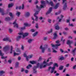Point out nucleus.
Returning <instances> with one entry per match:
<instances>
[{"label": "nucleus", "mask_w": 76, "mask_h": 76, "mask_svg": "<svg viewBox=\"0 0 76 76\" xmlns=\"http://www.w3.org/2000/svg\"><path fill=\"white\" fill-rule=\"evenodd\" d=\"M9 15L10 16L11 18L9 17H7L5 19V20L6 21H10V20H12V19H13V17L14 16L12 14V13L11 12H10Z\"/></svg>", "instance_id": "1"}, {"label": "nucleus", "mask_w": 76, "mask_h": 76, "mask_svg": "<svg viewBox=\"0 0 76 76\" xmlns=\"http://www.w3.org/2000/svg\"><path fill=\"white\" fill-rule=\"evenodd\" d=\"M40 65L39 63H38L37 64V66H35L33 68V72L34 73H37V69L39 67Z\"/></svg>", "instance_id": "2"}, {"label": "nucleus", "mask_w": 76, "mask_h": 76, "mask_svg": "<svg viewBox=\"0 0 76 76\" xmlns=\"http://www.w3.org/2000/svg\"><path fill=\"white\" fill-rule=\"evenodd\" d=\"M56 67H58V64L56 63H55L54 64L53 67H52V69L50 71L51 73H53V72H54V70H55V69H56Z\"/></svg>", "instance_id": "3"}, {"label": "nucleus", "mask_w": 76, "mask_h": 76, "mask_svg": "<svg viewBox=\"0 0 76 76\" xmlns=\"http://www.w3.org/2000/svg\"><path fill=\"white\" fill-rule=\"evenodd\" d=\"M63 4H64L65 3V4L64 6V7L63 8V9L64 10H65L66 8H67V0H62Z\"/></svg>", "instance_id": "4"}, {"label": "nucleus", "mask_w": 76, "mask_h": 76, "mask_svg": "<svg viewBox=\"0 0 76 76\" xmlns=\"http://www.w3.org/2000/svg\"><path fill=\"white\" fill-rule=\"evenodd\" d=\"M16 52H18V53H14L13 56L14 57L15 56H16V55H19V54H20L21 53V51H20V49L19 48H18L17 49Z\"/></svg>", "instance_id": "5"}, {"label": "nucleus", "mask_w": 76, "mask_h": 76, "mask_svg": "<svg viewBox=\"0 0 76 76\" xmlns=\"http://www.w3.org/2000/svg\"><path fill=\"white\" fill-rule=\"evenodd\" d=\"M18 34H19V35H23V37L24 38V37H27V36H28L29 34L27 33H24V34H23V33H18Z\"/></svg>", "instance_id": "6"}, {"label": "nucleus", "mask_w": 76, "mask_h": 76, "mask_svg": "<svg viewBox=\"0 0 76 76\" xmlns=\"http://www.w3.org/2000/svg\"><path fill=\"white\" fill-rule=\"evenodd\" d=\"M0 55L1 56V58H2V59L6 58L7 57V56H4V53H1V50H0Z\"/></svg>", "instance_id": "7"}, {"label": "nucleus", "mask_w": 76, "mask_h": 76, "mask_svg": "<svg viewBox=\"0 0 76 76\" xmlns=\"http://www.w3.org/2000/svg\"><path fill=\"white\" fill-rule=\"evenodd\" d=\"M3 50L5 52L7 51H8V50H9V46L8 45L5 46Z\"/></svg>", "instance_id": "8"}, {"label": "nucleus", "mask_w": 76, "mask_h": 76, "mask_svg": "<svg viewBox=\"0 0 76 76\" xmlns=\"http://www.w3.org/2000/svg\"><path fill=\"white\" fill-rule=\"evenodd\" d=\"M38 13H39V11H37L34 14V16H35V17L36 18L35 19V20H36V21H37V20H38V17L36 16V15H38Z\"/></svg>", "instance_id": "9"}, {"label": "nucleus", "mask_w": 76, "mask_h": 76, "mask_svg": "<svg viewBox=\"0 0 76 76\" xmlns=\"http://www.w3.org/2000/svg\"><path fill=\"white\" fill-rule=\"evenodd\" d=\"M39 48L40 49H41V50H42V53H44L45 51V48L42 47V45H41V46H40Z\"/></svg>", "instance_id": "10"}, {"label": "nucleus", "mask_w": 76, "mask_h": 76, "mask_svg": "<svg viewBox=\"0 0 76 76\" xmlns=\"http://www.w3.org/2000/svg\"><path fill=\"white\" fill-rule=\"evenodd\" d=\"M46 2L47 3H48V4H50L52 6H53V5H54V4H53V2L52 1H51L50 2L48 1V0H47L46 1Z\"/></svg>", "instance_id": "11"}, {"label": "nucleus", "mask_w": 76, "mask_h": 76, "mask_svg": "<svg viewBox=\"0 0 76 76\" xmlns=\"http://www.w3.org/2000/svg\"><path fill=\"white\" fill-rule=\"evenodd\" d=\"M36 8L38 9V10L39 11L41 10V8H44V6L43 5H40V7H38V5L36 6Z\"/></svg>", "instance_id": "12"}, {"label": "nucleus", "mask_w": 76, "mask_h": 76, "mask_svg": "<svg viewBox=\"0 0 76 76\" xmlns=\"http://www.w3.org/2000/svg\"><path fill=\"white\" fill-rule=\"evenodd\" d=\"M51 45L52 46V47H53V48H55V47H58V46H60L61 44H56V45H53L52 44H51Z\"/></svg>", "instance_id": "13"}, {"label": "nucleus", "mask_w": 76, "mask_h": 76, "mask_svg": "<svg viewBox=\"0 0 76 76\" xmlns=\"http://www.w3.org/2000/svg\"><path fill=\"white\" fill-rule=\"evenodd\" d=\"M16 20L13 23V25H15L14 26V27H15L16 26V27L17 28H18V24L16 23Z\"/></svg>", "instance_id": "14"}, {"label": "nucleus", "mask_w": 76, "mask_h": 76, "mask_svg": "<svg viewBox=\"0 0 76 76\" xmlns=\"http://www.w3.org/2000/svg\"><path fill=\"white\" fill-rule=\"evenodd\" d=\"M51 11H52V7H50L49 8V10L48 11V12L46 13V15H48V14L50 13L51 12Z\"/></svg>", "instance_id": "15"}, {"label": "nucleus", "mask_w": 76, "mask_h": 76, "mask_svg": "<svg viewBox=\"0 0 76 76\" xmlns=\"http://www.w3.org/2000/svg\"><path fill=\"white\" fill-rule=\"evenodd\" d=\"M72 43H73V41H71L70 40H68L67 42V44L68 45H71V44H72Z\"/></svg>", "instance_id": "16"}, {"label": "nucleus", "mask_w": 76, "mask_h": 76, "mask_svg": "<svg viewBox=\"0 0 76 76\" xmlns=\"http://www.w3.org/2000/svg\"><path fill=\"white\" fill-rule=\"evenodd\" d=\"M76 48H75L72 51V54H73V56H75V52L76 51Z\"/></svg>", "instance_id": "17"}, {"label": "nucleus", "mask_w": 76, "mask_h": 76, "mask_svg": "<svg viewBox=\"0 0 76 76\" xmlns=\"http://www.w3.org/2000/svg\"><path fill=\"white\" fill-rule=\"evenodd\" d=\"M23 56L24 57H26V61H29V59H28V56H27V55H26V53H24Z\"/></svg>", "instance_id": "18"}, {"label": "nucleus", "mask_w": 76, "mask_h": 76, "mask_svg": "<svg viewBox=\"0 0 76 76\" xmlns=\"http://www.w3.org/2000/svg\"><path fill=\"white\" fill-rule=\"evenodd\" d=\"M0 12H1V13H2V15H4V10L1 9L0 8Z\"/></svg>", "instance_id": "19"}, {"label": "nucleus", "mask_w": 76, "mask_h": 76, "mask_svg": "<svg viewBox=\"0 0 76 76\" xmlns=\"http://www.w3.org/2000/svg\"><path fill=\"white\" fill-rule=\"evenodd\" d=\"M3 41H9V42H11V40L9 39L8 38H4L3 39Z\"/></svg>", "instance_id": "20"}, {"label": "nucleus", "mask_w": 76, "mask_h": 76, "mask_svg": "<svg viewBox=\"0 0 76 76\" xmlns=\"http://www.w3.org/2000/svg\"><path fill=\"white\" fill-rule=\"evenodd\" d=\"M53 35L54 36V37L53 38V39H55L57 38V34L55 33L53 34Z\"/></svg>", "instance_id": "21"}, {"label": "nucleus", "mask_w": 76, "mask_h": 76, "mask_svg": "<svg viewBox=\"0 0 76 76\" xmlns=\"http://www.w3.org/2000/svg\"><path fill=\"white\" fill-rule=\"evenodd\" d=\"M30 63L32 64H36L37 63V62L34 61H30Z\"/></svg>", "instance_id": "22"}, {"label": "nucleus", "mask_w": 76, "mask_h": 76, "mask_svg": "<svg viewBox=\"0 0 76 76\" xmlns=\"http://www.w3.org/2000/svg\"><path fill=\"white\" fill-rule=\"evenodd\" d=\"M14 5L13 3H11V4H9L8 5V7L9 8H10V7H12Z\"/></svg>", "instance_id": "23"}, {"label": "nucleus", "mask_w": 76, "mask_h": 76, "mask_svg": "<svg viewBox=\"0 0 76 76\" xmlns=\"http://www.w3.org/2000/svg\"><path fill=\"white\" fill-rule=\"evenodd\" d=\"M21 37H22L20 36H18L16 38L17 41H18L21 38Z\"/></svg>", "instance_id": "24"}, {"label": "nucleus", "mask_w": 76, "mask_h": 76, "mask_svg": "<svg viewBox=\"0 0 76 76\" xmlns=\"http://www.w3.org/2000/svg\"><path fill=\"white\" fill-rule=\"evenodd\" d=\"M58 5H59V3H57L55 7H54V9H57L58 7Z\"/></svg>", "instance_id": "25"}, {"label": "nucleus", "mask_w": 76, "mask_h": 76, "mask_svg": "<svg viewBox=\"0 0 76 76\" xmlns=\"http://www.w3.org/2000/svg\"><path fill=\"white\" fill-rule=\"evenodd\" d=\"M24 25L26 26H30L31 25L30 24H28L27 23H24Z\"/></svg>", "instance_id": "26"}, {"label": "nucleus", "mask_w": 76, "mask_h": 76, "mask_svg": "<svg viewBox=\"0 0 76 76\" xmlns=\"http://www.w3.org/2000/svg\"><path fill=\"white\" fill-rule=\"evenodd\" d=\"M26 17H28L30 16V13L29 12H27L26 14Z\"/></svg>", "instance_id": "27"}, {"label": "nucleus", "mask_w": 76, "mask_h": 76, "mask_svg": "<svg viewBox=\"0 0 76 76\" xmlns=\"http://www.w3.org/2000/svg\"><path fill=\"white\" fill-rule=\"evenodd\" d=\"M30 67H32V65L31 64L28 65V66H27L26 68L28 69H30Z\"/></svg>", "instance_id": "28"}, {"label": "nucleus", "mask_w": 76, "mask_h": 76, "mask_svg": "<svg viewBox=\"0 0 76 76\" xmlns=\"http://www.w3.org/2000/svg\"><path fill=\"white\" fill-rule=\"evenodd\" d=\"M18 66H19V62H17L15 64V68H17V67H18Z\"/></svg>", "instance_id": "29"}, {"label": "nucleus", "mask_w": 76, "mask_h": 76, "mask_svg": "<svg viewBox=\"0 0 76 76\" xmlns=\"http://www.w3.org/2000/svg\"><path fill=\"white\" fill-rule=\"evenodd\" d=\"M63 67H64V66H61L60 67H59V70H62L63 69Z\"/></svg>", "instance_id": "30"}, {"label": "nucleus", "mask_w": 76, "mask_h": 76, "mask_svg": "<svg viewBox=\"0 0 76 76\" xmlns=\"http://www.w3.org/2000/svg\"><path fill=\"white\" fill-rule=\"evenodd\" d=\"M20 12H17L16 13V15H17L18 16H20Z\"/></svg>", "instance_id": "31"}, {"label": "nucleus", "mask_w": 76, "mask_h": 76, "mask_svg": "<svg viewBox=\"0 0 76 76\" xmlns=\"http://www.w3.org/2000/svg\"><path fill=\"white\" fill-rule=\"evenodd\" d=\"M33 40L34 39H30L28 40V43H31V42H32V41H33Z\"/></svg>", "instance_id": "32"}, {"label": "nucleus", "mask_w": 76, "mask_h": 76, "mask_svg": "<svg viewBox=\"0 0 76 76\" xmlns=\"http://www.w3.org/2000/svg\"><path fill=\"white\" fill-rule=\"evenodd\" d=\"M55 29H56V30H58V29H60V27H59L57 25L55 26Z\"/></svg>", "instance_id": "33"}, {"label": "nucleus", "mask_w": 76, "mask_h": 76, "mask_svg": "<svg viewBox=\"0 0 76 76\" xmlns=\"http://www.w3.org/2000/svg\"><path fill=\"white\" fill-rule=\"evenodd\" d=\"M3 73H4V72L3 71H0V76H1L2 75Z\"/></svg>", "instance_id": "34"}, {"label": "nucleus", "mask_w": 76, "mask_h": 76, "mask_svg": "<svg viewBox=\"0 0 76 76\" xmlns=\"http://www.w3.org/2000/svg\"><path fill=\"white\" fill-rule=\"evenodd\" d=\"M37 35H38V32H36L33 34V36L35 37L36 36H37Z\"/></svg>", "instance_id": "35"}, {"label": "nucleus", "mask_w": 76, "mask_h": 76, "mask_svg": "<svg viewBox=\"0 0 76 76\" xmlns=\"http://www.w3.org/2000/svg\"><path fill=\"white\" fill-rule=\"evenodd\" d=\"M53 32V29L51 28L50 30V31H48V34H50V33H51Z\"/></svg>", "instance_id": "36"}, {"label": "nucleus", "mask_w": 76, "mask_h": 76, "mask_svg": "<svg viewBox=\"0 0 76 76\" xmlns=\"http://www.w3.org/2000/svg\"><path fill=\"white\" fill-rule=\"evenodd\" d=\"M11 49L10 50V53H11V54H12V51L13 50V46H11Z\"/></svg>", "instance_id": "37"}, {"label": "nucleus", "mask_w": 76, "mask_h": 76, "mask_svg": "<svg viewBox=\"0 0 76 76\" xmlns=\"http://www.w3.org/2000/svg\"><path fill=\"white\" fill-rule=\"evenodd\" d=\"M28 58H31L32 57V55H29L28 56Z\"/></svg>", "instance_id": "38"}, {"label": "nucleus", "mask_w": 76, "mask_h": 76, "mask_svg": "<svg viewBox=\"0 0 76 76\" xmlns=\"http://www.w3.org/2000/svg\"><path fill=\"white\" fill-rule=\"evenodd\" d=\"M41 4H45V1H41Z\"/></svg>", "instance_id": "39"}, {"label": "nucleus", "mask_w": 76, "mask_h": 76, "mask_svg": "<svg viewBox=\"0 0 76 76\" xmlns=\"http://www.w3.org/2000/svg\"><path fill=\"white\" fill-rule=\"evenodd\" d=\"M70 66V64H67L65 65L66 67H69V66Z\"/></svg>", "instance_id": "40"}, {"label": "nucleus", "mask_w": 76, "mask_h": 76, "mask_svg": "<svg viewBox=\"0 0 76 76\" xmlns=\"http://www.w3.org/2000/svg\"><path fill=\"white\" fill-rule=\"evenodd\" d=\"M59 59H60V60H64V57H61Z\"/></svg>", "instance_id": "41"}, {"label": "nucleus", "mask_w": 76, "mask_h": 76, "mask_svg": "<svg viewBox=\"0 0 76 76\" xmlns=\"http://www.w3.org/2000/svg\"><path fill=\"white\" fill-rule=\"evenodd\" d=\"M21 49L22 50H24V47L23 45H21Z\"/></svg>", "instance_id": "42"}, {"label": "nucleus", "mask_w": 76, "mask_h": 76, "mask_svg": "<svg viewBox=\"0 0 76 76\" xmlns=\"http://www.w3.org/2000/svg\"><path fill=\"white\" fill-rule=\"evenodd\" d=\"M36 28L37 29H38V23H36Z\"/></svg>", "instance_id": "43"}, {"label": "nucleus", "mask_w": 76, "mask_h": 76, "mask_svg": "<svg viewBox=\"0 0 76 76\" xmlns=\"http://www.w3.org/2000/svg\"><path fill=\"white\" fill-rule=\"evenodd\" d=\"M42 60V57H40L39 58V59L38 60V61H40L41 60Z\"/></svg>", "instance_id": "44"}, {"label": "nucleus", "mask_w": 76, "mask_h": 76, "mask_svg": "<svg viewBox=\"0 0 76 76\" xmlns=\"http://www.w3.org/2000/svg\"><path fill=\"white\" fill-rule=\"evenodd\" d=\"M52 69V68L51 66L49 67L48 70V71H50V69Z\"/></svg>", "instance_id": "45"}, {"label": "nucleus", "mask_w": 76, "mask_h": 76, "mask_svg": "<svg viewBox=\"0 0 76 76\" xmlns=\"http://www.w3.org/2000/svg\"><path fill=\"white\" fill-rule=\"evenodd\" d=\"M9 31L10 33H12V29H11V28L9 29Z\"/></svg>", "instance_id": "46"}, {"label": "nucleus", "mask_w": 76, "mask_h": 76, "mask_svg": "<svg viewBox=\"0 0 76 76\" xmlns=\"http://www.w3.org/2000/svg\"><path fill=\"white\" fill-rule=\"evenodd\" d=\"M25 73H28V72H29V71L27 69L25 70Z\"/></svg>", "instance_id": "47"}, {"label": "nucleus", "mask_w": 76, "mask_h": 76, "mask_svg": "<svg viewBox=\"0 0 76 76\" xmlns=\"http://www.w3.org/2000/svg\"><path fill=\"white\" fill-rule=\"evenodd\" d=\"M69 26H74L73 25V24H70V23H69Z\"/></svg>", "instance_id": "48"}, {"label": "nucleus", "mask_w": 76, "mask_h": 76, "mask_svg": "<svg viewBox=\"0 0 76 76\" xmlns=\"http://www.w3.org/2000/svg\"><path fill=\"white\" fill-rule=\"evenodd\" d=\"M21 30H23V29H25V26H24V27H22L21 28Z\"/></svg>", "instance_id": "49"}, {"label": "nucleus", "mask_w": 76, "mask_h": 76, "mask_svg": "<svg viewBox=\"0 0 76 76\" xmlns=\"http://www.w3.org/2000/svg\"><path fill=\"white\" fill-rule=\"evenodd\" d=\"M68 38L69 39H72L73 38V37H72L71 36H69Z\"/></svg>", "instance_id": "50"}, {"label": "nucleus", "mask_w": 76, "mask_h": 76, "mask_svg": "<svg viewBox=\"0 0 76 76\" xmlns=\"http://www.w3.org/2000/svg\"><path fill=\"white\" fill-rule=\"evenodd\" d=\"M48 21L49 23H51V20L48 19Z\"/></svg>", "instance_id": "51"}, {"label": "nucleus", "mask_w": 76, "mask_h": 76, "mask_svg": "<svg viewBox=\"0 0 76 76\" xmlns=\"http://www.w3.org/2000/svg\"><path fill=\"white\" fill-rule=\"evenodd\" d=\"M63 34H64V35H66L67 34V33H66V32H65V31H64L63 32Z\"/></svg>", "instance_id": "52"}, {"label": "nucleus", "mask_w": 76, "mask_h": 76, "mask_svg": "<svg viewBox=\"0 0 76 76\" xmlns=\"http://www.w3.org/2000/svg\"><path fill=\"white\" fill-rule=\"evenodd\" d=\"M51 59V57H50L49 58H48L47 61V62L49 61V59Z\"/></svg>", "instance_id": "53"}, {"label": "nucleus", "mask_w": 76, "mask_h": 76, "mask_svg": "<svg viewBox=\"0 0 76 76\" xmlns=\"http://www.w3.org/2000/svg\"><path fill=\"white\" fill-rule=\"evenodd\" d=\"M43 66H42V64H41L40 65V69H42V68Z\"/></svg>", "instance_id": "54"}, {"label": "nucleus", "mask_w": 76, "mask_h": 76, "mask_svg": "<svg viewBox=\"0 0 76 76\" xmlns=\"http://www.w3.org/2000/svg\"><path fill=\"white\" fill-rule=\"evenodd\" d=\"M47 39V37H45L44 38V40H45V41H46Z\"/></svg>", "instance_id": "55"}, {"label": "nucleus", "mask_w": 76, "mask_h": 76, "mask_svg": "<svg viewBox=\"0 0 76 76\" xmlns=\"http://www.w3.org/2000/svg\"><path fill=\"white\" fill-rule=\"evenodd\" d=\"M60 51L61 53H63V52H64V51H63V50L61 49H60Z\"/></svg>", "instance_id": "56"}, {"label": "nucleus", "mask_w": 76, "mask_h": 76, "mask_svg": "<svg viewBox=\"0 0 76 76\" xmlns=\"http://www.w3.org/2000/svg\"><path fill=\"white\" fill-rule=\"evenodd\" d=\"M31 32H35V30L34 29H32L31 30Z\"/></svg>", "instance_id": "57"}, {"label": "nucleus", "mask_w": 76, "mask_h": 76, "mask_svg": "<svg viewBox=\"0 0 76 76\" xmlns=\"http://www.w3.org/2000/svg\"><path fill=\"white\" fill-rule=\"evenodd\" d=\"M76 65H75L73 67V69H75V68H76Z\"/></svg>", "instance_id": "58"}, {"label": "nucleus", "mask_w": 76, "mask_h": 76, "mask_svg": "<svg viewBox=\"0 0 76 76\" xmlns=\"http://www.w3.org/2000/svg\"><path fill=\"white\" fill-rule=\"evenodd\" d=\"M49 64H50V66H51V64H53V63L52 62H50Z\"/></svg>", "instance_id": "59"}, {"label": "nucleus", "mask_w": 76, "mask_h": 76, "mask_svg": "<svg viewBox=\"0 0 76 76\" xmlns=\"http://www.w3.org/2000/svg\"><path fill=\"white\" fill-rule=\"evenodd\" d=\"M42 19H43V18L42 17H40L39 18V19L40 20H42Z\"/></svg>", "instance_id": "60"}, {"label": "nucleus", "mask_w": 76, "mask_h": 76, "mask_svg": "<svg viewBox=\"0 0 76 76\" xmlns=\"http://www.w3.org/2000/svg\"><path fill=\"white\" fill-rule=\"evenodd\" d=\"M38 3V1H36L34 2V4H37Z\"/></svg>", "instance_id": "61"}, {"label": "nucleus", "mask_w": 76, "mask_h": 76, "mask_svg": "<svg viewBox=\"0 0 76 76\" xmlns=\"http://www.w3.org/2000/svg\"><path fill=\"white\" fill-rule=\"evenodd\" d=\"M53 53H57V52L56 50H53Z\"/></svg>", "instance_id": "62"}, {"label": "nucleus", "mask_w": 76, "mask_h": 76, "mask_svg": "<svg viewBox=\"0 0 76 76\" xmlns=\"http://www.w3.org/2000/svg\"><path fill=\"white\" fill-rule=\"evenodd\" d=\"M8 62L10 64L12 63V61L11 60H8Z\"/></svg>", "instance_id": "63"}, {"label": "nucleus", "mask_w": 76, "mask_h": 76, "mask_svg": "<svg viewBox=\"0 0 76 76\" xmlns=\"http://www.w3.org/2000/svg\"><path fill=\"white\" fill-rule=\"evenodd\" d=\"M59 76V74L58 73H57L56 74V76Z\"/></svg>", "instance_id": "64"}]
</instances>
